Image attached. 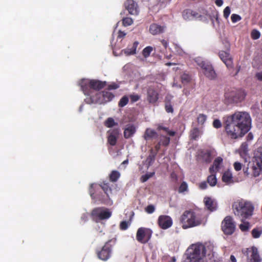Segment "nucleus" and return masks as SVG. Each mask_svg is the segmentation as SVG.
Wrapping results in <instances>:
<instances>
[{
    "mask_svg": "<svg viewBox=\"0 0 262 262\" xmlns=\"http://www.w3.org/2000/svg\"><path fill=\"white\" fill-rule=\"evenodd\" d=\"M215 4L218 6V7H221L223 5V0H215Z\"/></svg>",
    "mask_w": 262,
    "mask_h": 262,
    "instance_id": "nucleus-62",
    "label": "nucleus"
},
{
    "mask_svg": "<svg viewBox=\"0 0 262 262\" xmlns=\"http://www.w3.org/2000/svg\"><path fill=\"white\" fill-rule=\"evenodd\" d=\"M112 215V212L108 209L104 207H96L91 212V216L93 221L96 223L106 220Z\"/></svg>",
    "mask_w": 262,
    "mask_h": 262,
    "instance_id": "nucleus-10",
    "label": "nucleus"
},
{
    "mask_svg": "<svg viewBox=\"0 0 262 262\" xmlns=\"http://www.w3.org/2000/svg\"><path fill=\"white\" fill-rule=\"evenodd\" d=\"M81 90L85 95H94V91H99L106 85V81H102L96 79H82L79 83ZM91 97H90V98Z\"/></svg>",
    "mask_w": 262,
    "mask_h": 262,
    "instance_id": "nucleus-5",
    "label": "nucleus"
},
{
    "mask_svg": "<svg viewBox=\"0 0 262 262\" xmlns=\"http://www.w3.org/2000/svg\"><path fill=\"white\" fill-rule=\"evenodd\" d=\"M160 142L163 146H167L170 143V138L163 136L162 137Z\"/></svg>",
    "mask_w": 262,
    "mask_h": 262,
    "instance_id": "nucleus-43",
    "label": "nucleus"
},
{
    "mask_svg": "<svg viewBox=\"0 0 262 262\" xmlns=\"http://www.w3.org/2000/svg\"><path fill=\"white\" fill-rule=\"evenodd\" d=\"M254 157L256 165L262 167V146L257 148L255 151Z\"/></svg>",
    "mask_w": 262,
    "mask_h": 262,
    "instance_id": "nucleus-22",
    "label": "nucleus"
},
{
    "mask_svg": "<svg viewBox=\"0 0 262 262\" xmlns=\"http://www.w3.org/2000/svg\"><path fill=\"white\" fill-rule=\"evenodd\" d=\"M233 167L236 171H238L242 169V164L239 162H235L233 164Z\"/></svg>",
    "mask_w": 262,
    "mask_h": 262,
    "instance_id": "nucleus-55",
    "label": "nucleus"
},
{
    "mask_svg": "<svg viewBox=\"0 0 262 262\" xmlns=\"http://www.w3.org/2000/svg\"><path fill=\"white\" fill-rule=\"evenodd\" d=\"M222 162H223V159L220 157H218L214 160V161L213 162V166L215 167V169L216 171L219 170V168H220V165L222 163Z\"/></svg>",
    "mask_w": 262,
    "mask_h": 262,
    "instance_id": "nucleus-39",
    "label": "nucleus"
},
{
    "mask_svg": "<svg viewBox=\"0 0 262 262\" xmlns=\"http://www.w3.org/2000/svg\"><path fill=\"white\" fill-rule=\"evenodd\" d=\"M207 182L210 186L213 187L217 183V179L215 174H212L209 176L207 179Z\"/></svg>",
    "mask_w": 262,
    "mask_h": 262,
    "instance_id": "nucleus-30",
    "label": "nucleus"
},
{
    "mask_svg": "<svg viewBox=\"0 0 262 262\" xmlns=\"http://www.w3.org/2000/svg\"><path fill=\"white\" fill-rule=\"evenodd\" d=\"M248 144L246 142H244L241 144L239 148V154L241 157L243 158H246L248 155Z\"/></svg>",
    "mask_w": 262,
    "mask_h": 262,
    "instance_id": "nucleus-28",
    "label": "nucleus"
},
{
    "mask_svg": "<svg viewBox=\"0 0 262 262\" xmlns=\"http://www.w3.org/2000/svg\"><path fill=\"white\" fill-rule=\"evenodd\" d=\"M235 223L230 216H226L222 222V230L226 235L232 234L235 230Z\"/></svg>",
    "mask_w": 262,
    "mask_h": 262,
    "instance_id": "nucleus-12",
    "label": "nucleus"
},
{
    "mask_svg": "<svg viewBox=\"0 0 262 262\" xmlns=\"http://www.w3.org/2000/svg\"><path fill=\"white\" fill-rule=\"evenodd\" d=\"M205 207L210 211H215L217 209V203L210 197H205L204 199Z\"/></svg>",
    "mask_w": 262,
    "mask_h": 262,
    "instance_id": "nucleus-20",
    "label": "nucleus"
},
{
    "mask_svg": "<svg viewBox=\"0 0 262 262\" xmlns=\"http://www.w3.org/2000/svg\"><path fill=\"white\" fill-rule=\"evenodd\" d=\"M252 237L254 238H257L260 237L262 234V230L257 228H254L251 232Z\"/></svg>",
    "mask_w": 262,
    "mask_h": 262,
    "instance_id": "nucleus-41",
    "label": "nucleus"
},
{
    "mask_svg": "<svg viewBox=\"0 0 262 262\" xmlns=\"http://www.w3.org/2000/svg\"><path fill=\"white\" fill-rule=\"evenodd\" d=\"M204 156L207 157V159L205 160L206 162H210L211 161V155L210 152H207L205 153Z\"/></svg>",
    "mask_w": 262,
    "mask_h": 262,
    "instance_id": "nucleus-60",
    "label": "nucleus"
},
{
    "mask_svg": "<svg viewBox=\"0 0 262 262\" xmlns=\"http://www.w3.org/2000/svg\"><path fill=\"white\" fill-rule=\"evenodd\" d=\"M117 239L113 238L106 242L101 249H97L96 253L98 257L103 261L108 259L112 255L113 247L116 245Z\"/></svg>",
    "mask_w": 262,
    "mask_h": 262,
    "instance_id": "nucleus-8",
    "label": "nucleus"
},
{
    "mask_svg": "<svg viewBox=\"0 0 262 262\" xmlns=\"http://www.w3.org/2000/svg\"><path fill=\"white\" fill-rule=\"evenodd\" d=\"M242 253L246 256L247 262H261V261L258 250L254 246L242 249Z\"/></svg>",
    "mask_w": 262,
    "mask_h": 262,
    "instance_id": "nucleus-11",
    "label": "nucleus"
},
{
    "mask_svg": "<svg viewBox=\"0 0 262 262\" xmlns=\"http://www.w3.org/2000/svg\"><path fill=\"white\" fill-rule=\"evenodd\" d=\"M234 214L243 220H246L252 216L254 210L253 205L244 200H238L232 205Z\"/></svg>",
    "mask_w": 262,
    "mask_h": 262,
    "instance_id": "nucleus-2",
    "label": "nucleus"
},
{
    "mask_svg": "<svg viewBox=\"0 0 262 262\" xmlns=\"http://www.w3.org/2000/svg\"><path fill=\"white\" fill-rule=\"evenodd\" d=\"M136 132L135 127L132 125L127 126L124 131V137L125 139H128L132 137Z\"/></svg>",
    "mask_w": 262,
    "mask_h": 262,
    "instance_id": "nucleus-27",
    "label": "nucleus"
},
{
    "mask_svg": "<svg viewBox=\"0 0 262 262\" xmlns=\"http://www.w3.org/2000/svg\"><path fill=\"white\" fill-rule=\"evenodd\" d=\"M155 160L154 155H149L146 159V162L148 163V166L151 165Z\"/></svg>",
    "mask_w": 262,
    "mask_h": 262,
    "instance_id": "nucleus-51",
    "label": "nucleus"
},
{
    "mask_svg": "<svg viewBox=\"0 0 262 262\" xmlns=\"http://www.w3.org/2000/svg\"><path fill=\"white\" fill-rule=\"evenodd\" d=\"M231 12L230 8L229 6L226 7L223 12V15L225 18H227Z\"/></svg>",
    "mask_w": 262,
    "mask_h": 262,
    "instance_id": "nucleus-52",
    "label": "nucleus"
},
{
    "mask_svg": "<svg viewBox=\"0 0 262 262\" xmlns=\"http://www.w3.org/2000/svg\"><path fill=\"white\" fill-rule=\"evenodd\" d=\"M99 189H101L103 190V192H106L107 194H110L112 192V189L110 187L108 182L106 181H103L98 184Z\"/></svg>",
    "mask_w": 262,
    "mask_h": 262,
    "instance_id": "nucleus-26",
    "label": "nucleus"
},
{
    "mask_svg": "<svg viewBox=\"0 0 262 262\" xmlns=\"http://www.w3.org/2000/svg\"><path fill=\"white\" fill-rule=\"evenodd\" d=\"M139 43L138 41H135L133 43V45L130 49H127L125 51V53L127 55H133L136 54V49L138 47Z\"/></svg>",
    "mask_w": 262,
    "mask_h": 262,
    "instance_id": "nucleus-31",
    "label": "nucleus"
},
{
    "mask_svg": "<svg viewBox=\"0 0 262 262\" xmlns=\"http://www.w3.org/2000/svg\"><path fill=\"white\" fill-rule=\"evenodd\" d=\"M130 98L132 102H135L140 99V96L138 94H133L130 95Z\"/></svg>",
    "mask_w": 262,
    "mask_h": 262,
    "instance_id": "nucleus-54",
    "label": "nucleus"
},
{
    "mask_svg": "<svg viewBox=\"0 0 262 262\" xmlns=\"http://www.w3.org/2000/svg\"><path fill=\"white\" fill-rule=\"evenodd\" d=\"M162 45L164 47V48L166 49L167 47V46H168V41L166 40H164V39H162L161 41Z\"/></svg>",
    "mask_w": 262,
    "mask_h": 262,
    "instance_id": "nucleus-63",
    "label": "nucleus"
},
{
    "mask_svg": "<svg viewBox=\"0 0 262 262\" xmlns=\"http://www.w3.org/2000/svg\"><path fill=\"white\" fill-rule=\"evenodd\" d=\"M114 97L112 93L107 91L97 92L95 93L94 95L91 96L90 103L104 104L112 100Z\"/></svg>",
    "mask_w": 262,
    "mask_h": 262,
    "instance_id": "nucleus-9",
    "label": "nucleus"
},
{
    "mask_svg": "<svg viewBox=\"0 0 262 262\" xmlns=\"http://www.w3.org/2000/svg\"><path fill=\"white\" fill-rule=\"evenodd\" d=\"M165 26H161L157 24H152L149 29V32L152 35H157L164 32Z\"/></svg>",
    "mask_w": 262,
    "mask_h": 262,
    "instance_id": "nucleus-21",
    "label": "nucleus"
},
{
    "mask_svg": "<svg viewBox=\"0 0 262 262\" xmlns=\"http://www.w3.org/2000/svg\"><path fill=\"white\" fill-rule=\"evenodd\" d=\"M125 35H126V33L124 32L119 30L118 31V33L117 38L118 39L122 38L124 37L125 36Z\"/></svg>",
    "mask_w": 262,
    "mask_h": 262,
    "instance_id": "nucleus-58",
    "label": "nucleus"
},
{
    "mask_svg": "<svg viewBox=\"0 0 262 262\" xmlns=\"http://www.w3.org/2000/svg\"><path fill=\"white\" fill-rule=\"evenodd\" d=\"M159 94L157 90L152 88L147 90V100L150 103L155 104L159 99Z\"/></svg>",
    "mask_w": 262,
    "mask_h": 262,
    "instance_id": "nucleus-18",
    "label": "nucleus"
},
{
    "mask_svg": "<svg viewBox=\"0 0 262 262\" xmlns=\"http://www.w3.org/2000/svg\"><path fill=\"white\" fill-rule=\"evenodd\" d=\"M119 88V85L115 83H112L111 84H109L107 86V90L108 91H110V90H116L117 89H118Z\"/></svg>",
    "mask_w": 262,
    "mask_h": 262,
    "instance_id": "nucleus-56",
    "label": "nucleus"
},
{
    "mask_svg": "<svg viewBox=\"0 0 262 262\" xmlns=\"http://www.w3.org/2000/svg\"><path fill=\"white\" fill-rule=\"evenodd\" d=\"M255 77L259 81H262V71L259 72H257L255 74Z\"/></svg>",
    "mask_w": 262,
    "mask_h": 262,
    "instance_id": "nucleus-59",
    "label": "nucleus"
},
{
    "mask_svg": "<svg viewBox=\"0 0 262 262\" xmlns=\"http://www.w3.org/2000/svg\"><path fill=\"white\" fill-rule=\"evenodd\" d=\"M125 9L131 15H137L139 11L137 4L133 0H127L124 3Z\"/></svg>",
    "mask_w": 262,
    "mask_h": 262,
    "instance_id": "nucleus-17",
    "label": "nucleus"
},
{
    "mask_svg": "<svg viewBox=\"0 0 262 262\" xmlns=\"http://www.w3.org/2000/svg\"><path fill=\"white\" fill-rule=\"evenodd\" d=\"M201 15L196 12L190 9H186L182 12V17L186 20H190L193 18L200 17Z\"/></svg>",
    "mask_w": 262,
    "mask_h": 262,
    "instance_id": "nucleus-19",
    "label": "nucleus"
},
{
    "mask_svg": "<svg viewBox=\"0 0 262 262\" xmlns=\"http://www.w3.org/2000/svg\"><path fill=\"white\" fill-rule=\"evenodd\" d=\"M190 80V77L189 75L184 74L181 76V81L182 83H187Z\"/></svg>",
    "mask_w": 262,
    "mask_h": 262,
    "instance_id": "nucleus-49",
    "label": "nucleus"
},
{
    "mask_svg": "<svg viewBox=\"0 0 262 262\" xmlns=\"http://www.w3.org/2000/svg\"><path fill=\"white\" fill-rule=\"evenodd\" d=\"M157 133L156 131L150 128H147L144 135V138L145 140H149L152 138L157 137Z\"/></svg>",
    "mask_w": 262,
    "mask_h": 262,
    "instance_id": "nucleus-25",
    "label": "nucleus"
},
{
    "mask_svg": "<svg viewBox=\"0 0 262 262\" xmlns=\"http://www.w3.org/2000/svg\"><path fill=\"white\" fill-rule=\"evenodd\" d=\"M155 210V207L152 205H149L145 208V211L149 213H152Z\"/></svg>",
    "mask_w": 262,
    "mask_h": 262,
    "instance_id": "nucleus-50",
    "label": "nucleus"
},
{
    "mask_svg": "<svg viewBox=\"0 0 262 262\" xmlns=\"http://www.w3.org/2000/svg\"><path fill=\"white\" fill-rule=\"evenodd\" d=\"M212 125L215 128H220L222 126L221 121L218 119H215L213 120Z\"/></svg>",
    "mask_w": 262,
    "mask_h": 262,
    "instance_id": "nucleus-48",
    "label": "nucleus"
},
{
    "mask_svg": "<svg viewBox=\"0 0 262 262\" xmlns=\"http://www.w3.org/2000/svg\"><path fill=\"white\" fill-rule=\"evenodd\" d=\"M242 222H243L242 224H241L239 226V229L241 230L243 232H246L249 230L250 228V224L248 222H244V220L242 219L241 220Z\"/></svg>",
    "mask_w": 262,
    "mask_h": 262,
    "instance_id": "nucleus-34",
    "label": "nucleus"
},
{
    "mask_svg": "<svg viewBox=\"0 0 262 262\" xmlns=\"http://www.w3.org/2000/svg\"><path fill=\"white\" fill-rule=\"evenodd\" d=\"M133 23V19L130 17H125L122 19L123 26L126 27L131 25Z\"/></svg>",
    "mask_w": 262,
    "mask_h": 262,
    "instance_id": "nucleus-45",
    "label": "nucleus"
},
{
    "mask_svg": "<svg viewBox=\"0 0 262 262\" xmlns=\"http://www.w3.org/2000/svg\"><path fill=\"white\" fill-rule=\"evenodd\" d=\"M198 64L203 70L204 75L210 79H213L216 77L215 72L211 65L201 61Z\"/></svg>",
    "mask_w": 262,
    "mask_h": 262,
    "instance_id": "nucleus-14",
    "label": "nucleus"
},
{
    "mask_svg": "<svg viewBox=\"0 0 262 262\" xmlns=\"http://www.w3.org/2000/svg\"><path fill=\"white\" fill-rule=\"evenodd\" d=\"M241 19L242 17L239 15L236 14H232L231 16V21L233 23L241 20Z\"/></svg>",
    "mask_w": 262,
    "mask_h": 262,
    "instance_id": "nucleus-47",
    "label": "nucleus"
},
{
    "mask_svg": "<svg viewBox=\"0 0 262 262\" xmlns=\"http://www.w3.org/2000/svg\"><path fill=\"white\" fill-rule=\"evenodd\" d=\"M94 184H91L89 188V193L92 199L98 204L112 205L113 202L110 199V195L106 192L100 191L98 188H94Z\"/></svg>",
    "mask_w": 262,
    "mask_h": 262,
    "instance_id": "nucleus-6",
    "label": "nucleus"
},
{
    "mask_svg": "<svg viewBox=\"0 0 262 262\" xmlns=\"http://www.w3.org/2000/svg\"><path fill=\"white\" fill-rule=\"evenodd\" d=\"M128 102V98L126 96H123L118 103V106L120 107H123Z\"/></svg>",
    "mask_w": 262,
    "mask_h": 262,
    "instance_id": "nucleus-38",
    "label": "nucleus"
},
{
    "mask_svg": "<svg viewBox=\"0 0 262 262\" xmlns=\"http://www.w3.org/2000/svg\"><path fill=\"white\" fill-rule=\"evenodd\" d=\"M224 125L227 135L235 139L245 135L250 129L251 119L246 112H236L224 118Z\"/></svg>",
    "mask_w": 262,
    "mask_h": 262,
    "instance_id": "nucleus-1",
    "label": "nucleus"
},
{
    "mask_svg": "<svg viewBox=\"0 0 262 262\" xmlns=\"http://www.w3.org/2000/svg\"><path fill=\"white\" fill-rule=\"evenodd\" d=\"M128 227V223L126 221H122L120 224V229L122 230H125Z\"/></svg>",
    "mask_w": 262,
    "mask_h": 262,
    "instance_id": "nucleus-53",
    "label": "nucleus"
},
{
    "mask_svg": "<svg viewBox=\"0 0 262 262\" xmlns=\"http://www.w3.org/2000/svg\"><path fill=\"white\" fill-rule=\"evenodd\" d=\"M157 130L158 131L163 130L168 135L173 137L175 136L176 132L172 130H170L168 127H166L164 125L163 123H158L156 124Z\"/></svg>",
    "mask_w": 262,
    "mask_h": 262,
    "instance_id": "nucleus-24",
    "label": "nucleus"
},
{
    "mask_svg": "<svg viewBox=\"0 0 262 262\" xmlns=\"http://www.w3.org/2000/svg\"><path fill=\"white\" fill-rule=\"evenodd\" d=\"M165 109L168 113H172L173 112V108L171 104L170 100H167V98L165 99Z\"/></svg>",
    "mask_w": 262,
    "mask_h": 262,
    "instance_id": "nucleus-32",
    "label": "nucleus"
},
{
    "mask_svg": "<svg viewBox=\"0 0 262 262\" xmlns=\"http://www.w3.org/2000/svg\"><path fill=\"white\" fill-rule=\"evenodd\" d=\"M188 190V185L186 182L183 181L180 185L178 189V192L180 193H184Z\"/></svg>",
    "mask_w": 262,
    "mask_h": 262,
    "instance_id": "nucleus-35",
    "label": "nucleus"
},
{
    "mask_svg": "<svg viewBox=\"0 0 262 262\" xmlns=\"http://www.w3.org/2000/svg\"><path fill=\"white\" fill-rule=\"evenodd\" d=\"M218 54L220 59L225 64L228 69L233 68V59L229 53V50L226 51H220Z\"/></svg>",
    "mask_w": 262,
    "mask_h": 262,
    "instance_id": "nucleus-15",
    "label": "nucleus"
},
{
    "mask_svg": "<svg viewBox=\"0 0 262 262\" xmlns=\"http://www.w3.org/2000/svg\"><path fill=\"white\" fill-rule=\"evenodd\" d=\"M216 170L215 169V167L212 165L209 168V172L212 174H215L216 172Z\"/></svg>",
    "mask_w": 262,
    "mask_h": 262,
    "instance_id": "nucleus-61",
    "label": "nucleus"
},
{
    "mask_svg": "<svg viewBox=\"0 0 262 262\" xmlns=\"http://www.w3.org/2000/svg\"><path fill=\"white\" fill-rule=\"evenodd\" d=\"M105 125L107 127H112L117 124L115 122L114 120L112 118H107L104 123Z\"/></svg>",
    "mask_w": 262,
    "mask_h": 262,
    "instance_id": "nucleus-40",
    "label": "nucleus"
},
{
    "mask_svg": "<svg viewBox=\"0 0 262 262\" xmlns=\"http://www.w3.org/2000/svg\"><path fill=\"white\" fill-rule=\"evenodd\" d=\"M161 145H162V144H161V142H159L158 144H157L156 145V146H155V149H156V150L157 151H158L160 150Z\"/></svg>",
    "mask_w": 262,
    "mask_h": 262,
    "instance_id": "nucleus-64",
    "label": "nucleus"
},
{
    "mask_svg": "<svg viewBox=\"0 0 262 262\" xmlns=\"http://www.w3.org/2000/svg\"><path fill=\"white\" fill-rule=\"evenodd\" d=\"M153 48L150 46H148L145 48L142 51V55L145 58L149 56L151 52L152 51Z\"/></svg>",
    "mask_w": 262,
    "mask_h": 262,
    "instance_id": "nucleus-37",
    "label": "nucleus"
},
{
    "mask_svg": "<svg viewBox=\"0 0 262 262\" xmlns=\"http://www.w3.org/2000/svg\"><path fill=\"white\" fill-rule=\"evenodd\" d=\"M186 254L187 257L184 262H204L205 247L202 244H193L187 250Z\"/></svg>",
    "mask_w": 262,
    "mask_h": 262,
    "instance_id": "nucleus-4",
    "label": "nucleus"
},
{
    "mask_svg": "<svg viewBox=\"0 0 262 262\" xmlns=\"http://www.w3.org/2000/svg\"><path fill=\"white\" fill-rule=\"evenodd\" d=\"M232 178V173L229 171H226L224 173L223 175L222 181L224 182L229 183L231 181Z\"/></svg>",
    "mask_w": 262,
    "mask_h": 262,
    "instance_id": "nucleus-33",
    "label": "nucleus"
},
{
    "mask_svg": "<svg viewBox=\"0 0 262 262\" xmlns=\"http://www.w3.org/2000/svg\"><path fill=\"white\" fill-rule=\"evenodd\" d=\"M180 222L183 229H186L200 226L203 222L200 213L189 210L185 211L180 217Z\"/></svg>",
    "mask_w": 262,
    "mask_h": 262,
    "instance_id": "nucleus-3",
    "label": "nucleus"
},
{
    "mask_svg": "<svg viewBox=\"0 0 262 262\" xmlns=\"http://www.w3.org/2000/svg\"><path fill=\"white\" fill-rule=\"evenodd\" d=\"M206 119V115L203 114H200L198 116L197 122L199 124L203 125L205 122Z\"/></svg>",
    "mask_w": 262,
    "mask_h": 262,
    "instance_id": "nucleus-42",
    "label": "nucleus"
},
{
    "mask_svg": "<svg viewBox=\"0 0 262 262\" xmlns=\"http://www.w3.org/2000/svg\"><path fill=\"white\" fill-rule=\"evenodd\" d=\"M172 220L169 216L160 215L158 220V224L159 227L163 229H167L172 225Z\"/></svg>",
    "mask_w": 262,
    "mask_h": 262,
    "instance_id": "nucleus-16",
    "label": "nucleus"
},
{
    "mask_svg": "<svg viewBox=\"0 0 262 262\" xmlns=\"http://www.w3.org/2000/svg\"><path fill=\"white\" fill-rule=\"evenodd\" d=\"M199 136V130L197 128H193L191 132V138L193 139H196Z\"/></svg>",
    "mask_w": 262,
    "mask_h": 262,
    "instance_id": "nucleus-46",
    "label": "nucleus"
},
{
    "mask_svg": "<svg viewBox=\"0 0 262 262\" xmlns=\"http://www.w3.org/2000/svg\"><path fill=\"white\" fill-rule=\"evenodd\" d=\"M252 174L254 177H256L260 174V171L262 170V167L253 166L252 167Z\"/></svg>",
    "mask_w": 262,
    "mask_h": 262,
    "instance_id": "nucleus-36",
    "label": "nucleus"
},
{
    "mask_svg": "<svg viewBox=\"0 0 262 262\" xmlns=\"http://www.w3.org/2000/svg\"><path fill=\"white\" fill-rule=\"evenodd\" d=\"M260 33L258 30L254 29L251 31V37L253 39H257L260 37Z\"/></svg>",
    "mask_w": 262,
    "mask_h": 262,
    "instance_id": "nucleus-44",
    "label": "nucleus"
},
{
    "mask_svg": "<svg viewBox=\"0 0 262 262\" xmlns=\"http://www.w3.org/2000/svg\"><path fill=\"white\" fill-rule=\"evenodd\" d=\"M118 131L117 129L112 132L107 137V142L111 146H114L116 144Z\"/></svg>",
    "mask_w": 262,
    "mask_h": 262,
    "instance_id": "nucleus-23",
    "label": "nucleus"
},
{
    "mask_svg": "<svg viewBox=\"0 0 262 262\" xmlns=\"http://www.w3.org/2000/svg\"><path fill=\"white\" fill-rule=\"evenodd\" d=\"M199 188L202 190L206 189L207 188V182L203 181L201 182L199 185Z\"/></svg>",
    "mask_w": 262,
    "mask_h": 262,
    "instance_id": "nucleus-57",
    "label": "nucleus"
},
{
    "mask_svg": "<svg viewBox=\"0 0 262 262\" xmlns=\"http://www.w3.org/2000/svg\"><path fill=\"white\" fill-rule=\"evenodd\" d=\"M224 96L225 103L229 104L243 101L245 98L246 93L241 89H228L225 92Z\"/></svg>",
    "mask_w": 262,
    "mask_h": 262,
    "instance_id": "nucleus-7",
    "label": "nucleus"
},
{
    "mask_svg": "<svg viewBox=\"0 0 262 262\" xmlns=\"http://www.w3.org/2000/svg\"><path fill=\"white\" fill-rule=\"evenodd\" d=\"M120 177V173L117 170H113L109 175L110 181L112 182H116Z\"/></svg>",
    "mask_w": 262,
    "mask_h": 262,
    "instance_id": "nucleus-29",
    "label": "nucleus"
},
{
    "mask_svg": "<svg viewBox=\"0 0 262 262\" xmlns=\"http://www.w3.org/2000/svg\"><path fill=\"white\" fill-rule=\"evenodd\" d=\"M152 233L150 229L140 227L137 230L136 239L140 243L146 244L151 238Z\"/></svg>",
    "mask_w": 262,
    "mask_h": 262,
    "instance_id": "nucleus-13",
    "label": "nucleus"
}]
</instances>
